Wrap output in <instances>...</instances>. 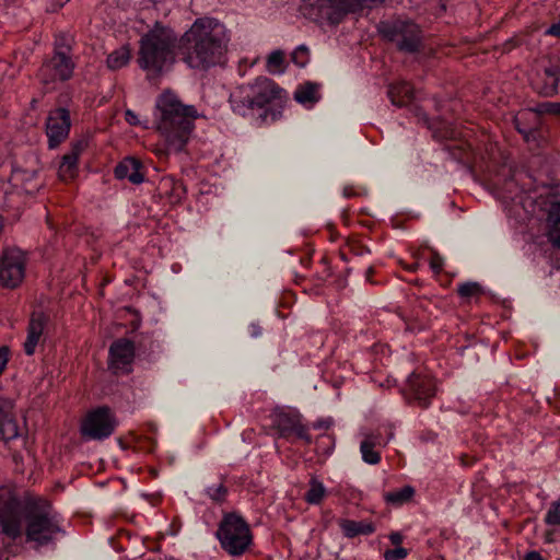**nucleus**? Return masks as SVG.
Instances as JSON below:
<instances>
[{"instance_id": "34", "label": "nucleus", "mask_w": 560, "mask_h": 560, "mask_svg": "<svg viewBox=\"0 0 560 560\" xmlns=\"http://www.w3.org/2000/svg\"><path fill=\"white\" fill-rule=\"evenodd\" d=\"M408 556V550L404 547H396L384 552L385 560H404Z\"/></svg>"}, {"instance_id": "1", "label": "nucleus", "mask_w": 560, "mask_h": 560, "mask_svg": "<svg viewBox=\"0 0 560 560\" xmlns=\"http://www.w3.org/2000/svg\"><path fill=\"white\" fill-rule=\"evenodd\" d=\"M0 526L2 533L15 539L24 534L34 548L49 546L63 535L61 517L47 501L24 504L13 492L0 488Z\"/></svg>"}, {"instance_id": "24", "label": "nucleus", "mask_w": 560, "mask_h": 560, "mask_svg": "<svg viewBox=\"0 0 560 560\" xmlns=\"http://www.w3.org/2000/svg\"><path fill=\"white\" fill-rule=\"evenodd\" d=\"M415 495V488L411 486H404L400 489L393 490L386 492L384 494V500L387 504L393 506H401L405 503L409 502Z\"/></svg>"}, {"instance_id": "39", "label": "nucleus", "mask_w": 560, "mask_h": 560, "mask_svg": "<svg viewBox=\"0 0 560 560\" xmlns=\"http://www.w3.org/2000/svg\"><path fill=\"white\" fill-rule=\"evenodd\" d=\"M430 265L435 272H440L443 267V258L440 257L439 255H434L433 258L431 259Z\"/></svg>"}, {"instance_id": "44", "label": "nucleus", "mask_w": 560, "mask_h": 560, "mask_svg": "<svg viewBox=\"0 0 560 560\" xmlns=\"http://www.w3.org/2000/svg\"><path fill=\"white\" fill-rule=\"evenodd\" d=\"M331 423H332V421L330 419L325 420V421H318L314 424V428H316V429L328 428V427H330Z\"/></svg>"}, {"instance_id": "8", "label": "nucleus", "mask_w": 560, "mask_h": 560, "mask_svg": "<svg viewBox=\"0 0 560 560\" xmlns=\"http://www.w3.org/2000/svg\"><path fill=\"white\" fill-rule=\"evenodd\" d=\"M115 427L116 421L110 409L100 407L86 415L81 424V433L89 440H103L114 432Z\"/></svg>"}, {"instance_id": "10", "label": "nucleus", "mask_w": 560, "mask_h": 560, "mask_svg": "<svg viewBox=\"0 0 560 560\" xmlns=\"http://www.w3.org/2000/svg\"><path fill=\"white\" fill-rule=\"evenodd\" d=\"M74 63L70 56L63 52L54 54L40 70L39 77L45 84L66 81L71 78Z\"/></svg>"}, {"instance_id": "28", "label": "nucleus", "mask_w": 560, "mask_h": 560, "mask_svg": "<svg viewBox=\"0 0 560 560\" xmlns=\"http://www.w3.org/2000/svg\"><path fill=\"white\" fill-rule=\"evenodd\" d=\"M285 57L282 50H273L267 57L266 68L271 74H282L284 72Z\"/></svg>"}, {"instance_id": "20", "label": "nucleus", "mask_w": 560, "mask_h": 560, "mask_svg": "<svg viewBox=\"0 0 560 560\" xmlns=\"http://www.w3.org/2000/svg\"><path fill=\"white\" fill-rule=\"evenodd\" d=\"M141 164L133 158L122 160L115 168V176L118 179H128L132 184H141L143 175L140 172Z\"/></svg>"}, {"instance_id": "29", "label": "nucleus", "mask_w": 560, "mask_h": 560, "mask_svg": "<svg viewBox=\"0 0 560 560\" xmlns=\"http://www.w3.org/2000/svg\"><path fill=\"white\" fill-rule=\"evenodd\" d=\"M325 493V486L320 481L312 479L310 482V489L305 494V500L310 504H318L324 499Z\"/></svg>"}, {"instance_id": "5", "label": "nucleus", "mask_w": 560, "mask_h": 560, "mask_svg": "<svg viewBox=\"0 0 560 560\" xmlns=\"http://www.w3.org/2000/svg\"><path fill=\"white\" fill-rule=\"evenodd\" d=\"M283 98L284 91L272 80L258 78L252 84L237 86L230 95V103L234 113L249 116L270 104H280Z\"/></svg>"}, {"instance_id": "32", "label": "nucleus", "mask_w": 560, "mask_h": 560, "mask_svg": "<svg viewBox=\"0 0 560 560\" xmlns=\"http://www.w3.org/2000/svg\"><path fill=\"white\" fill-rule=\"evenodd\" d=\"M71 40V37L67 34L57 35L55 39V54L63 52L69 55Z\"/></svg>"}, {"instance_id": "13", "label": "nucleus", "mask_w": 560, "mask_h": 560, "mask_svg": "<svg viewBox=\"0 0 560 560\" xmlns=\"http://www.w3.org/2000/svg\"><path fill=\"white\" fill-rule=\"evenodd\" d=\"M70 129L69 112L65 108H57L50 112L46 122V133L49 148L57 147L67 138Z\"/></svg>"}, {"instance_id": "36", "label": "nucleus", "mask_w": 560, "mask_h": 560, "mask_svg": "<svg viewBox=\"0 0 560 560\" xmlns=\"http://www.w3.org/2000/svg\"><path fill=\"white\" fill-rule=\"evenodd\" d=\"M9 348L5 346L0 347V375L4 371L8 362H9Z\"/></svg>"}, {"instance_id": "27", "label": "nucleus", "mask_w": 560, "mask_h": 560, "mask_svg": "<svg viewBox=\"0 0 560 560\" xmlns=\"http://www.w3.org/2000/svg\"><path fill=\"white\" fill-rule=\"evenodd\" d=\"M388 96L394 105L402 106L407 100L412 97L411 86L407 82L390 85L388 89Z\"/></svg>"}, {"instance_id": "46", "label": "nucleus", "mask_w": 560, "mask_h": 560, "mask_svg": "<svg viewBox=\"0 0 560 560\" xmlns=\"http://www.w3.org/2000/svg\"><path fill=\"white\" fill-rule=\"evenodd\" d=\"M57 5L62 7L66 2H60V0H54Z\"/></svg>"}, {"instance_id": "45", "label": "nucleus", "mask_w": 560, "mask_h": 560, "mask_svg": "<svg viewBox=\"0 0 560 560\" xmlns=\"http://www.w3.org/2000/svg\"><path fill=\"white\" fill-rule=\"evenodd\" d=\"M249 329H250V335L253 337H258L261 334L260 328L257 325H255V324L250 325Z\"/></svg>"}, {"instance_id": "9", "label": "nucleus", "mask_w": 560, "mask_h": 560, "mask_svg": "<svg viewBox=\"0 0 560 560\" xmlns=\"http://www.w3.org/2000/svg\"><path fill=\"white\" fill-rule=\"evenodd\" d=\"M382 33L394 42L400 50L413 52L419 47L420 30L412 22L399 20L392 24H384Z\"/></svg>"}, {"instance_id": "22", "label": "nucleus", "mask_w": 560, "mask_h": 560, "mask_svg": "<svg viewBox=\"0 0 560 560\" xmlns=\"http://www.w3.org/2000/svg\"><path fill=\"white\" fill-rule=\"evenodd\" d=\"M339 527L348 538H353L359 535H370L375 532V526L371 522L365 521L340 520Z\"/></svg>"}, {"instance_id": "21", "label": "nucleus", "mask_w": 560, "mask_h": 560, "mask_svg": "<svg viewBox=\"0 0 560 560\" xmlns=\"http://www.w3.org/2000/svg\"><path fill=\"white\" fill-rule=\"evenodd\" d=\"M319 84L306 82L299 85L294 92V100L306 108L313 107L320 98Z\"/></svg>"}, {"instance_id": "15", "label": "nucleus", "mask_w": 560, "mask_h": 560, "mask_svg": "<svg viewBox=\"0 0 560 560\" xmlns=\"http://www.w3.org/2000/svg\"><path fill=\"white\" fill-rule=\"evenodd\" d=\"M408 390L422 407H428L430 399L435 394V383L429 375L411 374L408 377Z\"/></svg>"}, {"instance_id": "30", "label": "nucleus", "mask_w": 560, "mask_h": 560, "mask_svg": "<svg viewBox=\"0 0 560 560\" xmlns=\"http://www.w3.org/2000/svg\"><path fill=\"white\" fill-rule=\"evenodd\" d=\"M545 523L549 526H560V498L550 504L545 515Z\"/></svg>"}, {"instance_id": "16", "label": "nucleus", "mask_w": 560, "mask_h": 560, "mask_svg": "<svg viewBox=\"0 0 560 560\" xmlns=\"http://www.w3.org/2000/svg\"><path fill=\"white\" fill-rule=\"evenodd\" d=\"M86 145L85 140L72 144L71 150L62 156L58 175L61 180L67 182L75 177L78 173V160Z\"/></svg>"}, {"instance_id": "31", "label": "nucleus", "mask_w": 560, "mask_h": 560, "mask_svg": "<svg viewBox=\"0 0 560 560\" xmlns=\"http://www.w3.org/2000/svg\"><path fill=\"white\" fill-rule=\"evenodd\" d=\"M292 61L303 68L310 61V49L305 45L298 46L292 52Z\"/></svg>"}, {"instance_id": "38", "label": "nucleus", "mask_w": 560, "mask_h": 560, "mask_svg": "<svg viewBox=\"0 0 560 560\" xmlns=\"http://www.w3.org/2000/svg\"><path fill=\"white\" fill-rule=\"evenodd\" d=\"M125 118H126V121L129 124V125H132V126H137V125H140V120L137 116L136 113H133L132 110L130 109H127L125 112Z\"/></svg>"}, {"instance_id": "47", "label": "nucleus", "mask_w": 560, "mask_h": 560, "mask_svg": "<svg viewBox=\"0 0 560 560\" xmlns=\"http://www.w3.org/2000/svg\"><path fill=\"white\" fill-rule=\"evenodd\" d=\"M69 0H60V2H68Z\"/></svg>"}, {"instance_id": "41", "label": "nucleus", "mask_w": 560, "mask_h": 560, "mask_svg": "<svg viewBox=\"0 0 560 560\" xmlns=\"http://www.w3.org/2000/svg\"><path fill=\"white\" fill-rule=\"evenodd\" d=\"M546 34L553 35L557 37H560V18L559 21L555 24H552L547 31Z\"/></svg>"}, {"instance_id": "2", "label": "nucleus", "mask_w": 560, "mask_h": 560, "mask_svg": "<svg viewBox=\"0 0 560 560\" xmlns=\"http://www.w3.org/2000/svg\"><path fill=\"white\" fill-rule=\"evenodd\" d=\"M228 42L222 23L213 18H199L179 38L178 51L188 68L207 70L222 61Z\"/></svg>"}, {"instance_id": "26", "label": "nucleus", "mask_w": 560, "mask_h": 560, "mask_svg": "<svg viewBox=\"0 0 560 560\" xmlns=\"http://www.w3.org/2000/svg\"><path fill=\"white\" fill-rule=\"evenodd\" d=\"M131 59L130 49L128 46H121L110 52L107 57V67L110 70H118L129 63Z\"/></svg>"}, {"instance_id": "12", "label": "nucleus", "mask_w": 560, "mask_h": 560, "mask_svg": "<svg viewBox=\"0 0 560 560\" xmlns=\"http://www.w3.org/2000/svg\"><path fill=\"white\" fill-rule=\"evenodd\" d=\"M135 358L133 343L128 339H119L109 348V369L118 373H128Z\"/></svg>"}, {"instance_id": "7", "label": "nucleus", "mask_w": 560, "mask_h": 560, "mask_svg": "<svg viewBox=\"0 0 560 560\" xmlns=\"http://www.w3.org/2000/svg\"><path fill=\"white\" fill-rule=\"evenodd\" d=\"M26 255L16 247L3 250L0 260V284L7 289L18 288L25 277Z\"/></svg>"}, {"instance_id": "6", "label": "nucleus", "mask_w": 560, "mask_h": 560, "mask_svg": "<svg viewBox=\"0 0 560 560\" xmlns=\"http://www.w3.org/2000/svg\"><path fill=\"white\" fill-rule=\"evenodd\" d=\"M218 538L230 555L238 556L248 548L252 537L246 523L236 515H228L218 530Z\"/></svg>"}, {"instance_id": "3", "label": "nucleus", "mask_w": 560, "mask_h": 560, "mask_svg": "<svg viewBox=\"0 0 560 560\" xmlns=\"http://www.w3.org/2000/svg\"><path fill=\"white\" fill-rule=\"evenodd\" d=\"M197 110L184 105L177 94L163 91L155 101L154 121L165 140L166 151L178 153L186 147L194 129Z\"/></svg>"}, {"instance_id": "4", "label": "nucleus", "mask_w": 560, "mask_h": 560, "mask_svg": "<svg viewBox=\"0 0 560 560\" xmlns=\"http://www.w3.org/2000/svg\"><path fill=\"white\" fill-rule=\"evenodd\" d=\"M176 42L174 31L160 24L141 37L137 62L149 80L160 79L173 69Z\"/></svg>"}, {"instance_id": "11", "label": "nucleus", "mask_w": 560, "mask_h": 560, "mask_svg": "<svg viewBox=\"0 0 560 560\" xmlns=\"http://www.w3.org/2000/svg\"><path fill=\"white\" fill-rule=\"evenodd\" d=\"M492 186L495 197L502 200V202H512L515 205L517 203L521 205L527 213L535 212L534 208L532 210L527 208V201L534 197L527 195L526 191L518 188L517 178L515 175L504 180L497 178L492 182Z\"/></svg>"}, {"instance_id": "25", "label": "nucleus", "mask_w": 560, "mask_h": 560, "mask_svg": "<svg viewBox=\"0 0 560 560\" xmlns=\"http://www.w3.org/2000/svg\"><path fill=\"white\" fill-rule=\"evenodd\" d=\"M272 422L278 427L282 433L295 430L299 421V416L295 413L277 410L272 415Z\"/></svg>"}, {"instance_id": "19", "label": "nucleus", "mask_w": 560, "mask_h": 560, "mask_svg": "<svg viewBox=\"0 0 560 560\" xmlns=\"http://www.w3.org/2000/svg\"><path fill=\"white\" fill-rule=\"evenodd\" d=\"M380 434H365L360 443V452L364 463L369 465H376L381 460V455L377 448L385 446Z\"/></svg>"}, {"instance_id": "37", "label": "nucleus", "mask_w": 560, "mask_h": 560, "mask_svg": "<svg viewBox=\"0 0 560 560\" xmlns=\"http://www.w3.org/2000/svg\"><path fill=\"white\" fill-rule=\"evenodd\" d=\"M544 113L555 114L560 116V102L559 103H545L540 106Z\"/></svg>"}, {"instance_id": "17", "label": "nucleus", "mask_w": 560, "mask_h": 560, "mask_svg": "<svg viewBox=\"0 0 560 560\" xmlns=\"http://www.w3.org/2000/svg\"><path fill=\"white\" fill-rule=\"evenodd\" d=\"M45 325L46 318L44 314L34 313L32 315L27 327V337L23 345L24 352L27 355H32L35 353V350L43 338Z\"/></svg>"}, {"instance_id": "43", "label": "nucleus", "mask_w": 560, "mask_h": 560, "mask_svg": "<svg viewBox=\"0 0 560 560\" xmlns=\"http://www.w3.org/2000/svg\"><path fill=\"white\" fill-rule=\"evenodd\" d=\"M525 560H544V559L538 552L532 551L526 555Z\"/></svg>"}, {"instance_id": "14", "label": "nucleus", "mask_w": 560, "mask_h": 560, "mask_svg": "<svg viewBox=\"0 0 560 560\" xmlns=\"http://www.w3.org/2000/svg\"><path fill=\"white\" fill-rule=\"evenodd\" d=\"M0 435L4 442H10L21 436L15 420L14 402L0 396Z\"/></svg>"}, {"instance_id": "40", "label": "nucleus", "mask_w": 560, "mask_h": 560, "mask_svg": "<svg viewBox=\"0 0 560 560\" xmlns=\"http://www.w3.org/2000/svg\"><path fill=\"white\" fill-rule=\"evenodd\" d=\"M291 432H295L299 438L304 439L307 442L310 441V436L306 430L300 424V420L298 421L295 430H292Z\"/></svg>"}, {"instance_id": "35", "label": "nucleus", "mask_w": 560, "mask_h": 560, "mask_svg": "<svg viewBox=\"0 0 560 560\" xmlns=\"http://www.w3.org/2000/svg\"><path fill=\"white\" fill-rule=\"evenodd\" d=\"M206 491H207V494L209 495V498L212 499L213 501L223 500L225 492H226L225 488L222 485H214V486L208 487Z\"/></svg>"}, {"instance_id": "18", "label": "nucleus", "mask_w": 560, "mask_h": 560, "mask_svg": "<svg viewBox=\"0 0 560 560\" xmlns=\"http://www.w3.org/2000/svg\"><path fill=\"white\" fill-rule=\"evenodd\" d=\"M545 81L542 85L535 83V89L542 95L550 96L557 93L560 83V56H557L550 66L544 70Z\"/></svg>"}, {"instance_id": "33", "label": "nucleus", "mask_w": 560, "mask_h": 560, "mask_svg": "<svg viewBox=\"0 0 560 560\" xmlns=\"http://www.w3.org/2000/svg\"><path fill=\"white\" fill-rule=\"evenodd\" d=\"M480 285L477 282H466L458 287V293L463 298H470L480 293Z\"/></svg>"}, {"instance_id": "23", "label": "nucleus", "mask_w": 560, "mask_h": 560, "mask_svg": "<svg viewBox=\"0 0 560 560\" xmlns=\"http://www.w3.org/2000/svg\"><path fill=\"white\" fill-rule=\"evenodd\" d=\"M549 238L560 248V202H551L548 209Z\"/></svg>"}, {"instance_id": "42", "label": "nucleus", "mask_w": 560, "mask_h": 560, "mask_svg": "<svg viewBox=\"0 0 560 560\" xmlns=\"http://www.w3.org/2000/svg\"><path fill=\"white\" fill-rule=\"evenodd\" d=\"M389 540L396 547H400L399 545L402 541V535L400 533H398V532L390 533Z\"/></svg>"}]
</instances>
